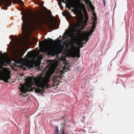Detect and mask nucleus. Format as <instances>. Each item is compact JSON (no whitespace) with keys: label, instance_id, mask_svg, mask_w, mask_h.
<instances>
[{"label":"nucleus","instance_id":"f257e3e1","mask_svg":"<svg viewBox=\"0 0 134 134\" xmlns=\"http://www.w3.org/2000/svg\"><path fill=\"white\" fill-rule=\"evenodd\" d=\"M72 7L75 9V13L79 16L77 24H72V27L70 28V27H69L68 34L71 37L75 38L79 36V40L76 43L80 47L76 48L72 44L71 46L73 56L79 57L80 48H82L83 44L86 43L89 40V36L93 32V30H92L90 34L85 32L83 33L80 32L83 27L86 24L88 19V16L85 11L86 10L84 4L76 3L74 4Z\"/></svg>","mask_w":134,"mask_h":134},{"label":"nucleus","instance_id":"f03ea898","mask_svg":"<svg viewBox=\"0 0 134 134\" xmlns=\"http://www.w3.org/2000/svg\"><path fill=\"white\" fill-rule=\"evenodd\" d=\"M55 65L52 63H50L49 66L47 67V73L44 74L39 77H30L26 78L24 80L26 82L24 85L22 86L19 89L22 92L20 94L26 97L28 94L27 92L32 91L31 87V83L34 84L41 89L38 88L36 89V92H41L45 88H46V85L49 81V78L54 72L55 68Z\"/></svg>","mask_w":134,"mask_h":134},{"label":"nucleus","instance_id":"7ed1b4c3","mask_svg":"<svg viewBox=\"0 0 134 134\" xmlns=\"http://www.w3.org/2000/svg\"><path fill=\"white\" fill-rule=\"evenodd\" d=\"M38 21L45 23L48 22V16L46 13H40L38 15L34 14L30 16L28 14L24 12L23 15V24L21 29L22 31L24 30V36L27 39L31 34V30L32 27Z\"/></svg>","mask_w":134,"mask_h":134},{"label":"nucleus","instance_id":"20e7f679","mask_svg":"<svg viewBox=\"0 0 134 134\" xmlns=\"http://www.w3.org/2000/svg\"><path fill=\"white\" fill-rule=\"evenodd\" d=\"M62 41H60L58 43V45L55 46H51V44L50 43H46L45 46L46 48H48L49 54L54 57L60 53L62 51Z\"/></svg>","mask_w":134,"mask_h":134},{"label":"nucleus","instance_id":"39448f33","mask_svg":"<svg viewBox=\"0 0 134 134\" xmlns=\"http://www.w3.org/2000/svg\"><path fill=\"white\" fill-rule=\"evenodd\" d=\"M10 77V76L8 75L3 74L0 69V80H3L5 82L7 83L9 82L8 80Z\"/></svg>","mask_w":134,"mask_h":134},{"label":"nucleus","instance_id":"423d86ee","mask_svg":"<svg viewBox=\"0 0 134 134\" xmlns=\"http://www.w3.org/2000/svg\"><path fill=\"white\" fill-rule=\"evenodd\" d=\"M27 50V49H26L24 52L23 51H20L19 53H15V61H20V57L24 55V53H25Z\"/></svg>","mask_w":134,"mask_h":134},{"label":"nucleus","instance_id":"0eeeda50","mask_svg":"<svg viewBox=\"0 0 134 134\" xmlns=\"http://www.w3.org/2000/svg\"><path fill=\"white\" fill-rule=\"evenodd\" d=\"M34 63L32 62L26 61L22 65V66H25L26 67L31 68L34 66Z\"/></svg>","mask_w":134,"mask_h":134},{"label":"nucleus","instance_id":"6e6552de","mask_svg":"<svg viewBox=\"0 0 134 134\" xmlns=\"http://www.w3.org/2000/svg\"><path fill=\"white\" fill-rule=\"evenodd\" d=\"M60 79V77L59 76H55L54 77L52 81L54 83H57V82Z\"/></svg>","mask_w":134,"mask_h":134},{"label":"nucleus","instance_id":"1a4fd4ad","mask_svg":"<svg viewBox=\"0 0 134 134\" xmlns=\"http://www.w3.org/2000/svg\"><path fill=\"white\" fill-rule=\"evenodd\" d=\"M57 20L55 18H53L51 21L50 24L51 25H55Z\"/></svg>","mask_w":134,"mask_h":134},{"label":"nucleus","instance_id":"9d476101","mask_svg":"<svg viewBox=\"0 0 134 134\" xmlns=\"http://www.w3.org/2000/svg\"><path fill=\"white\" fill-rule=\"evenodd\" d=\"M93 13L92 14L93 16L92 17V18H93V20L94 21H95L97 20V17L96 16V14L95 12H93Z\"/></svg>","mask_w":134,"mask_h":134},{"label":"nucleus","instance_id":"9b49d317","mask_svg":"<svg viewBox=\"0 0 134 134\" xmlns=\"http://www.w3.org/2000/svg\"><path fill=\"white\" fill-rule=\"evenodd\" d=\"M93 24H92V30H91L90 32H88L89 33V34L91 32V31L92 30H93V31H94V29H95V27L96 26V24H95V21H94L93 20Z\"/></svg>","mask_w":134,"mask_h":134},{"label":"nucleus","instance_id":"f8f14e48","mask_svg":"<svg viewBox=\"0 0 134 134\" xmlns=\"http://www.w3.org/2000/svg\"><path fill=\"white\" fill-rule=\"evenodd\" d=\"M40 132L42 133H44L45 132V130L43 127L41 126L40 127Z\"/></svg>","mask_w":134,"mask_h":134},{"label":"nucleus","instance_id":"ddd939ff","mask_svg":"<svg viewBox=\"0 0 134 134\" xmlns=\"http://www.w3.org/2000/svg\"><path fill=\"white\" fill-rule=\"evenodd\" d=\"M44 43L42 42H40L39 43V46H42L44 45Z\"/></svg>","mask_w":134,"mask_h":134},{"label":"nucleus","instance_id":"4468645a","mask_svg":"<svg viewBox=\"0 0 134 134\" xmlns=\"http://www.w3.org/2000/svg\"><path fill=\"white\" fill-rule=\"evenodd\" d=\"M33 53H31L29 51L28 52L27 54L29 55V57H31Z\"/></svg>","mask_w":134,"mask_h":134},{"label":"nucleus","instance_id":"2eb2a0df","mask_svg":"<svg viewBox=\"0 0 134 134\" xmlns=\"http://www.w3.org/2000/svg\"><path fill=\"white\" fill-rule=\"evenodd\" d=\"M90 8L91 9V10L92 12H94V8L92 6H91L90 7Z\"/></svg>","mask_w":134,"mask_h":134},{"label":"nucleus","instance_id":"dca6fc26","mask_svg":"<svg viewBox=\"0 0 134 134\" xmlns=\"http://www.w3.org/2000/svg\"><path fill=\"white\" fill-rule=\"evenodd\" d=\"M58 5H59V6L60 7H62V8H63V6L62 5V4L61 3H60L59 2H58Z\"/></svg>","mask_w":134,"mask_h":134},{"label":"nucleus","instance_id":"f3484780","mask_svg":"<svg viewBox=\"0 0 134 134\" xmlns=\"http://www.w3.org/2000/svg\"><path fill=\"white\" fill-rule=\"evenodd\" d=\"M24 74H23L20 77H19L20 78H19L18 79V80H19V79H23V76Z\"/></svg>","mask_w":134,"mask_h":134},{"label":"nucleus","instance_id":"a211bd4d","mask_svg":"<svg viewBox=\"0 0 134 134\" xmlns=\"http://www.w3.org/2000/svg\"><path fill=\"white\" fill-rule=\"evenodd\" d=\"M77 69L78 70H81V68L80 66H78L77 68Z\"/></svg>","mask_w":134,"mask_h":134},{"label":"nucleus","instance_id":"6ab92c4d","mask_svg":"<svg viewBox=\"0 0 134 134\" xmlns=\"http://www.w3.org/2000/svg\"><path fill=\"white\" fill-rule=\"evenodd\" d=\"M59 133V130H55V134H58Z\"/></svg>","mask_w":134,"mask_h":134},{"label":"nucleus","instance_id":"aec40b11","mask_svg":"<svg viewBox=\"0 0 134 134\" xmlns=\"http://www.w3.org/2000/svg\"><path fill=\"white\" fill-rule=\"evenodd\" d=\"M66 14L67 15H70V13L69 12L67 11L66 13Z\"/></svg>","mask_w":134,"mask_h":134},{"label":"nucleus","instance_id":"412c9836","mask_svg":"<svg viewBox=\"0 0 134 134\" xmlns=\"http://www.w3.org/2000/svg\"><path fill=\"white\" fill-rule=\"evenodd\" d=\"M103 3H104V7L105 6V0H103Z\"/></svg>","mask_w":134,"mask_h":134},{"label":"nucleus","instance_id":"4be33fe9","mask_svg":"<svg viewBox=\"0 0 134 134\" xmlns=\"http://www.w3.org/2000/svg\"><path fill=\"white\" fill-rule=\"evenodd\" d=\"M13 0L14 1H18V2L22 1H21V0Z\"/></svg>","mask_w":134,"mask_h":134},{"label":"nucleus","instance_id":"5701e85b","mask_svg":"<svg viewBox=\"0 0 134 134\" xmlns=\"http://www.w3.org/2000/svg\"><path fill=\"white\" fill-rule=\"evenodd\" d=\"M56 130H59L58 128V126H57L56 127Z\"/></svg>","mask_w":134,"mask_h":134},{"label":"nucleus","instance_id":"b1692460","mask_svg":"<svg viewBox=\"0 0 134 134\" xmlns=\"http://www.w3.org/2000/svg\"><path fill=\"white\" fill-rule=\"evenodd\" d=\"M62 134H64V133L63 132H62Z\"/></svg>","mask_w":134,"mask_h":134},{"label":"nucleus","instance_id":"393cba45","mask_svg":"<svg viewBox=\"0 0 134 134\" xmlns=\"http://www.w3.org/2000/svg\"><path fill=\"white\" fill-rule=\"evenodd\" d=\"M126 9H127L128 8L127 5L126 6Z\"/></svg>","mask_w":134,"mask_h":134},{"label":"nucleus","instance_id":"a878e982","mask_svg":"<svg viewBox=\"0 0 134 134\" xmlns=\"http://www.w3.org/2000/svg\"><path fill=\"white\" fill-rule=\"evenodd\" d=\"M4 10H5L7 9V8H5V9H3Z\"/></svg>","mask_w":134,"mask_h":134},{"label":"nucleus","instance_id":"bb28decb","mask_svg":"<svg viewBox=\"0 0 134 134\" xmlns=\"http://www.w3.org/2000/svg\"><path fill=\"white\" fill-rule=\"evenodd\" d=\"M1 54V51H0V54Z\"/></svg>","mask_w":134,"mask_h":134},{"label":"nucleus","instance_id":"cd10ccee","mask_svg":"<svg viewBox=\"0 0 134 134\" xmlns=\"http://www.w3.org/2000/svg\"><path fill=\"white\" fill-rule=\"evenodd\" d=\"M63 16H65V15L63 14Z\"/></svg>","mask_w":134,"mask_h":134},{"label":"nucleus","instance_id":"c85d7f7f","mask_svg":"<svg viewBox=\"0 0 134 134\" xmlns=\"http://www.w3.org/2000/svg\"><path fill=\"white\" fill-rule=\"evenodd\" d=\"M69 8V9H70V8Z\"/></svg>","mask_w":134,"mask_h":134},{"label":"nucleus","instance_id":"c756f323","mask_svg":"<svg viewBox=\"0 0 134 134\" xmlns=\"http://www.w3.org/2000/svg\"><path fill=\"white\" fill-rule=\"evenodd\" d=\"M51 40L52 41H53V40H52V39H51Z\"/></svg>","mask_w":134,"mask_h":134},{"label":"nucleus","instance_id":"7c9ffc66","mask_svg":"<svg viewBox=\"0 0 134 134\" xmlns=\"http://www.w3.org/2000/svg\"><path fill=\"white\" fill-rule=\"evenodd\" d=\"M11 36H10V37H11Z\"/></svg>","mask_w":134,"mask_h":134},{"label":"nucleus","instance_id":"2f4dec72","mask_svg":"<svg viewBox=\"0 0 134 134\" xmlns=\"http://www.w3.org/2000/svg\"><path fill=\"white\" fill-rule=\"evenodd\" d=\"M59 39V38H58V39Z\"/></svg>","mask_w":134,"mask_h":134}]
</instances>
